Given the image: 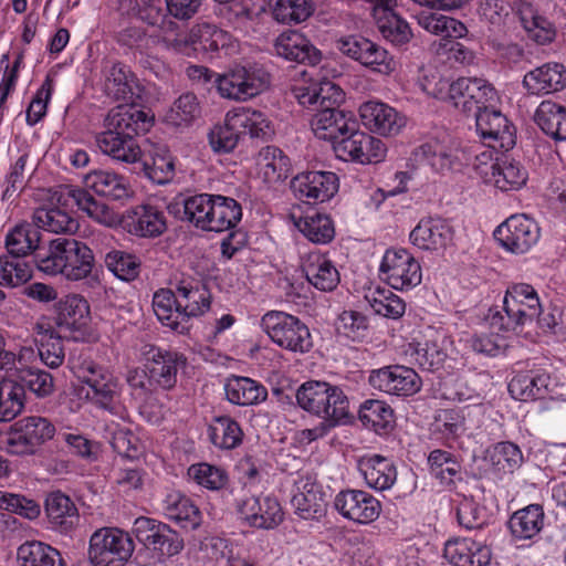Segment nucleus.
Returning a JSON list of instances; mask_svg holds the SVG:
<instances>
[{"instance_id":"obj_41","label":"nucleus","mask_w":566,"mask_h":566,"mask_svg":"<svg viewBox=\"0 0 566 566\" xmlns=\"http://www.w3.org/2000/svg\"><path fill=\"white\" fill-rule=\"evenodd\" d=\"M545 513L539 504H530L514 512L509 522V528L515 539H532L544 527Z\"/></svg>"},{"instance_id":"obj_18","label":"nucleus","mask_w":566,"mask_h":566,"mask_svg":"<svg viewBox=\"0 0 566 566\" xmlns=\"http://www.w3.org/2000/svg\"><path fill=\"white\" fill-rule=\"evenodd\" d=\"M494 238L510 252L522 254L539 239V227L525 214H513L494 231Z\"/></svg>"},{"instance_id":"obj_50","label":"nucleus","mask_w":566,"mask_h":566,"mask_svg":"<svg viewBox=\"0 0 566 566\" xmlns=\"http://www.w3.org/2000/svg\"><path fill=\"white\" fill-rule=\"evenodd\" d=\"M32 223L36 230L43 229L52 233H73L78 229V222L65 210L59 207H40L34 210Z\"/></svg>"},{"instance_id":"obj_20","label":"nucleus","mask_w":566,"mask_h":566,"mask_svg":"<svg viewBox=\"0 0 566 566\" xmlns=\"http://www.w3.org/2000/svg\"><path fill=\"white\" fill-rule=\"evenodd\" d=\"M237 511L250 526L272 530L283 521V510L272 495H250L237 500Z\"/></svg>"},{"instance_id":"obj_19","label":"nucleus","mask_w":566,"mask_h":566,"mask_svg":"<svg viewBox=\"0 0 566 566\" xmlns=\"http://www.w3.org/2000/svg\"><path fill=\"white\" fill-rule=\"evenodd\" d=\"M475 126L478 134L489 147L507 151L515 146L516 129L495 106L478 113Z\"/></svg>"},{"instance_id":"obj_31","label":"nucleus","mask_w":566,"mask_h":566,"mask_svg":"<svg viewBox=\"0 0 566 566\" xmlns=\"http://www.w3.org/2000/svg\"><path fill=\"white\" fill-rule=\"evenodd\" d=\"M443 555L454 566H488L491 562L490 547L471 538L448 541Z\"/></svg>"},{"instance_id":"obj_54","label":"nucleus","mask_w":566,"mask_h":566,"mask_svg":"<svg viewBox=\"0 0 566 566\" xmlns=\"http://www.w3.org/2000/svg\"><path fill=\"white\" fill-rule=\"evenodd\" d=\"M177 296L175 291L161 289L153 296V308L157 318L172 331L185 334L189 331L186 324L177 314Z\"/></svg>"},{"instance_id":"obj_47","label":"nucleus","mask_w":566,"mask_h":566,"mask_svg":"<svg viewBox=\"0 0 566 566\" xmlns=\"http://www.w3.org/2000/svg\"><path fill=\"white\" fill-rule=\"evenodd\" d=\"M256 164L264 181L270 185L285 180L292 169L290 158L275 146L263 147L259 151Z\"/></svg>"},{"instance_id":"obj_42","label":"nucleus","mask_w":566,"mask_h":566,"mask_svg":"<svg viewBox=\"0 0 566 566\" xmlns=\"http://www.w3.org/2000/svg\"><path fill=\"white\" fill-rule=\"evenodd\" d=\"M210 208L207 231L231 230L241 221L242 207L231 197L213 195Z\"/></svg>"},{"instance_id":"obj_26","label":"nucleus","mask_w":566,"mask_h":566,"mask_svg":"<svg viewBox=\"0 0 566 566\" xmlns=\"http://www.w3.org/2000/svg\"><path fill=\"white\" fill-rule=\"evenodd\" d=\"M522 85L530 95H548L566 87V66L559 62H547L528 71Z\"/></svg>"},{"instance_id":"obj_59","label":"nucleus","mask_w":566,"mask_h":566,"mask_svg":"<svg viewBox=\"0 0 566 566\" xmlns=\"http://www.w3.org/2000/svg\"><path fill=\"white\" fill-rule=\"evenodd\" d=\"M301 232L313 243L326 244L335 237L334 222L327 214L314 213L300 221Z\"/></svg>"},{"instance_id":"obj_35","label":"nucleus","mask_w":566,"mask_h":566,"mask_svg":"<svg viewBox=\"0 0 566 566\" xmlns=\"http://www.w3.org/2000/svg\"><path fill=\"white\" fill-rule=\"evenodd\" d=\"M354 114L344 109H322L313 114L311 127L318 139L328 140L334 145L336 139L348 130V126L354 125Z\"/></svg>"},{"instance_id":"obj_7","label":"nucleus","mask_w":566,"mask_h":566,"mask_svg":"<svg viewBox=\"0 0 566 566\" xmlns=\"http://www.w3.org/2000/svg\"><path fill=\"white\" fill-rule=\"evenodd\" d=\"M54 434L55 427L49 419L29 416L12 423L1 436V443L10 454L30 455Z\"/></svg>"},{"instance_id":"obj_51","label":"nucleus","mask_w":566,"mask_h":566,"mask_svg":"<svg viewBox=\"0 0 566 566\" xmlns=\"http://www.w3.org/2000/svg\"><path fill=\"white\" fill-rule=\"evenodd\" d=\"M40 232L31 223L17 224L6 237V249L12 259L23 260L39 248Z\"/></svg>"},{"instance_id":"obj_46","label":"nucleus","mask_w":566,"mask_h":566,"mask_svg":"<svg viewBox=\"0 0 566 566\" xmlns=\"http://www.w3.org/2000/svg\"><path fill=\"white\" fill-rule=\"evenodd\" d=\"M19 566H67L61 553L39 541H28L17 549Z\"/></svg>"},{"instance_id":"obj_8","label":"nucleus","mask_w":566,"mask_h":566,"mask_svg":"<svg viewBox=\"0 0 566 566\" xmlns=\"http://www.w3.org/2000/svg\"><path fill=\"white\" fill-rule=\"evenodd\" d=\"M134 548L128 533L116 527H103L90 538L88 559L93 566H123Z\"/></svg>"},{"instance_id":"obj_55","label":"nucleus","mask_w":566,"mask_h":566,"mask_svg":"<svg viewBox=\"0 0 566 566\" xmlns=\"http://www.w3.org/2000/svg\"><path fill=\"white\" fill-rule=\"evenodd\" d=\"M428 464L430 473L443 485L455 484L462 480V467L452 453L436 449L429 453Z\"/></svg>"},{"instance_id":"obj_23","label":"nucleus","mask_w":566,"mask_h":566,"mask_svg":"<svg viewBox=\"0 0 566 566\" xmlns=\"http://www.w3.org/2000/svg\"><path fill=\"white\" fill-rule=\"evenodd\" d=\"M334 507L345 518L359 524L375 521L381 511L380 502L371 494L360 490L339 492L335 496Z\"/></svg>"},{"instance_id":"obj_33","label":"nucleus","mask_w":566,"mask_h":566,"mask_svg":"<svg viewBox=\"0 0 566 566\" xmlns=\"http://www.w3.org/2000/svg\"><path fill=\"white\" fill-rule=\"evenodd\" d=\"M452 237V228L441 218L422 219L410 233L412 244L422 250L444 249Z\"/></svg>"},{"instance_id":"obj_22","label":"nucleus","mask_w":566,"mask_h":566,"mask_svg":"<svg viewBox=\"0 0 566 566\" xmlns=\"http://www.w3.org/2000/svg\"><path fill=\"white\" fill-rule=\"evenodd\" d=\"M338 177L332 171H305L291 181L296 198L307 203L324 202L338 191Z\"/></svg>"},{"instance_id":"obj_40","label":"nucleus","mask_w":566,"mask_h":566,"mask_svg":"<svg viewBox=\"0 0 566 566\" xmlns=\"http://www.w3.org/2000/svg\"><path fill=\"white\" fill-rule=\"evenodd\" d=\"M227 400L238 406H252L268 398L266 388L260 382L242 376H231L226 380Z\"/></svg>"},{"instance_id":"obj_63","label":"nucleus","mask_w":566,"mask_h":566,"mask_svg":"<svg viewBox=\"0 0 566 566\" xmlns=\"http://www.w3.org/2000/svg\"><path fill=\"white\" fill-rule=\"evenodd\" d=\"M25 392L23 386L17 381H10L0 388V421H11L20 415L24 408Z\"/></svg>"},{"instance_id":"obj_9","label":"nucleus","mask_w":566,"mask_h":566,"mask_svg":"<svg viewBox=\"0 0 566 566\" xmlns=\"http://www.w3.org/2000/svg\"><path fill=\"white\" fill-rule=\"evenodd\" d=\"M136 539L146 553L168 559L178 555L185 546L182 536L168 524L155 518L139 516L133 525Z\"/></svg>"},{"instance_id":"obj_6","label":"nucleus","mask_w":566,"mask_h":566,"mask_svg":"<svg viewBox=\"0 0 566 566\" xmlns=\"http://www.w3.org/2000/svg\"><path fill=\"white\" fill-rule=\"evenodd\" d=\"M261 327L270 339L282 349L295 354H306L314 346L308 326L292 314L270 311L262 316Z\"/></svg>"},{"instance_id":"obj_12","label":"nucleus","mask_w":566,"mask_h":566,"mask_svg":"<svg viewBox=\"0 0 566 566\" xmlns=\"http://www.w3.org/2000/svg\"><path fill=\"white\" fill-rule=\"evenodd\" d=\"M80 381L90 387L86 396L99 408L114 412L118 382L113 374L93 360L85 359L75 367Z\"/></svg>"},{"instance_id":"obj_32","label":"nucleus","mask_w":566,"mask_h":566,"mask_svg":"<svg viewBox=\"0 0 566 566\" xmlns=\"http://www.w3.org/2000/svg\"><path fill=\"white\" fill-rule=\"evenodd\" d=\"M486 182L502 191L518 190L528 178L527 170L517 160L509 157L496 158L490 166V171L482 170Z\"/></svg>"},{"instance_id":"obj_3","label":"nucleus","mask_w":566,"mask_h":566,"mask_svg":"<svg viewBox=\"0 0 566 566\" xmlns=\"http://www.w3.org/2000/svg\"><path fill=\"white\" fill-rule=\"evenodd\" d=\"M41 272L62 274L67 280L78 281L91 275L95 265L93 251L82 241L67 238L52 240L46 252L35 254Z\"/></svg>"},{"instance_id":"obj_53","label":"nucleus","mask_w":566,"mask_h":566,"mask_svg":"<svg viewBox=\"0 0 566 566\" xmlns=\"http://www.w3.org/2000/svg\"><path fill=\"white\" fill-rule=\"evenodd\" d=\"M375 22L382 38L395 46L407 44L413 35L408 22L395 10H378Z\"/></svg>"},{"instance_id":"obj_36","label":"nucleus","mask_w":566,"mask_h":566,"mask_svg":"<svg viewBox=\"0 0 566 566\" xmlns=\"http://www.w3.org/2000/svg\"><path fill=\"white\" fill-rule=\"evenodd\" d=\"M358 469L368 486L378 491L390 489L397 480V469L392 460L380 454L363 457Z\"/></svg>"},{"instance_id":"obj_62","label":"nucleus","mask_w":566,"mask_h":566,"mask_svg":"<svg viewBox=\"0 0 566 566\" xmlns=\"http://www.w3.org/2000/svg\"><path fill=\"white\" fill-rule=\"evenodd\" d=\"M431 429L444 440H455L465 431V418L459 409H442L434 416Z\"/></svg>"},{"instance_id":"obj_25","label":"nucleus","mask_w":566,"mask_h":566,"mask_svg":"<svg viewBox=\"0 0 566 566\" xmlns=\"http://www.w3.org/2000/svg\"><path fill=\"white\" fill-rule=\"evenodd\" d=\"M44 512L51 530L71 535L80 524V513L74 501L60 490L48 493Z\"/></svg>"},{"instance_id":"obj_24","label":"nucleus","mask_w":566,"mask_h":566,"mask_svg":"<svg viewBox=\"0 0 566 566\" xmlns=\"http://www.w3.org/2000/svg\"><path fill=\"white\" fill-rule=\"evenodd\" d=\"M175 293L178 300L176 317H180L186 324L190 318L201 316L210 310L209 290L191 277L178 281Z\"/></svg>"},{"instance_id":"obj_61","label":"nucleus","mask_w":566,"mask_h":566,"mask_svg":"<svg viewBox=\"0 0 566 566\" xmlns=\"http://www.w3.org/2000/svg\"><path fill=\"white\" fill-rule=\"evenodd\" d=\"M366 300L374 312L384 317L397 319L401 317L406 311V304L398 295L387 289H376L366 295Z\"/></svg>"},{"instance_id":"obj_64","label":"nucleus","mask_w":566,"mask_h":566,"mask_svg":"<svg viewBox=\"0 0 566 566\" xmlns=\"http://www.w3.org/2000/svg\"><path fill=\"white\" fill-rule=\"evenodd\" d=\"M20 386L23 389L28 388L38 398H46L54 392V379L53 376L36 367L24 366L19 375Z\"/></svg>"},{"instance_id":"obj_15","label":"nucleus","mask_w":566,"mask_h":566,"mask_svg":"<svg viewBox=\"0 0 566 566\" xmlns=\"http://www.w3.org/2000/svg\"><path fill=\"white\" fill-rule=\"evenodd\" d=\"M338 50L346 56L380 74H390L396 62L389 52L364 36L352 35L338 41Z\"/></svg>"},{"instance_id":"obj_17","label":"nucleus","mask_w":566,"mask_h":566,"mask_svg":"<svg viewBox=\"0 0 566 566\" xmlns=\"http://www.w3.org/2000/svg\"><path fill=\"white\" fill-rule=\"evenodd\" d=\"M295 493L291 504L295 514L303 520L322 518L326 513L327 501L323 485L315 474L310 472L298 474L294 481Z\"/></svg>"},{"instance_id":"obj_27","label":"nucleus","mask_w":566,"mask_h":566,"mask_svg":"<svg viewBox=\"0 0 566 566\" xmlns=\"http://www.w3.org/2000/svg\"><path fill=\"white\" fill-rule=\"evenodd\" d=\"M363 124L384 136L397 135L406 125V117L394 107L376 101H368L359 107Z\"/></svg>"},{"instance_id":"obj_29","label":"nucleus","mask_w":566,"mask_h":566,"mask_svg":"<svg viewBox=\"0 0 566 566\" xmlns=\"http://www.w3.org/2000/svg\"><path fill=\"white\" fill-rule=\"evenodd\" d=\"M212 198L211 193L179 195L168 205L167 209L177 219L207 231Z\"/></svg>"},{"instance_id":"obj_10","label":"nucleus","mask_w":566,"mask_h":566,"mask_svg":"<svg viewBox=\"0 0 566 566\" xmlns=\"http://www.w3.org/2000/svg\"><path fill=\"white\" fill-rule=\"evenodd\" d=\"M333 149L338 158L363 165L378 163L382 160L386 154L385 144L360 130L356 118L354 125H349L348 130H345L344 135L336 139Z\"/></svg>"},{"instance_id":"obj_21","label":"nucleus","mask_w":566,"mask_h":566,"mask_svg":"<svg viewBox=\"0 0 566 566\" xmlns=\"http://www.w3.org/2000/svg\"><path fill=\"white\" fill-rule=\"evenodd\" d=\"M373 388L395 396H412L422 386L419 375L409 367L401 365L386 366L373 370L369 376Z\"/></svg>"},{"instance_id":"obj_14","label":"nucleus","mask_w":566,"mask_h":566,"mask_svg":"<svg viewBox=\"0 0 566 566\" xmlns=\"http://www.w3.org/2000/svg\"><path fill=\"white\" fill-rule=\"evenodd\" d=\"M380 274L395 290H409L421 283L419 262L406 249H388L381 260Z\"/></svg>"},{"instance_id":"obj_13","label":"nucleus","mask_w":566,"mask_h":566,"mask_svg":"<svg viewBox=\"0 0 566 566\" xmlns=\"http://www.w3.org/2000/svg\"><path fill=\"white\" fill-rule=\"evenodd\" d=\"M56 333L67 340L83 342L88 335L90 305L77 294L66 295L56 304Z\"/></svg>"},{"instance_id":"obj_52","label":"nucleus","mask_w":566,"mask_h":566,"mask_svg":"<svg viewBox=\"0 0 566 566\" xmlns=\"http://www.w3.org/2000/svg\"><path fill=\"white\" fill-rule=\"evenodd\" d=\"M306 280L321 291H333L339 283V273L332 261L323 255H312L303 265Z\"/></svg>"},{"instance_id":"obj_28","label":"nucleus","mask_w":566,"mask_h":566,"mask_svg":"<svg viewBox=\"0 0 566 566\" xmlns=\"http://www.w3.org/2000/svg\"><path fill=\"white\" fill-rule=\"evenodd\" d=\"M122 224L127 232L140 238H156L167 229L164 212L151 205H140L127 211Z\"/></svg>"},{"instance_id":"obj_1","label":"nucleus","mask_w":566,"mask_h":566,"mask_svg":"<svg viewBox=\"0 0 566 566\" xmlns=\"http://www.w3.org/2000/svg\"><path fill=\"white\" fill-rule=\"evenodd\" d=\"M104 130L96 134L99 150L115 160L138 164L144 175L155 184L166 185L175 176V160L166 148H157L142 160V149L136 140L153 126V118L133 104L119 105L104 118Z\"/></svg>"},{"instance_id":"obj_11","label":"nucleus","mask_w":566,"mask_h":566,"mask_svg":"<svg viewBox=\"0 0 566 566\" xmlns=\"http://www.w3.org/2000/svg\"><path fill=\"white\" fill-rule=\"evenodd\" d=\"M144 367L148 370V384L154 388L170 390L177 384L178 371L187 364L184 354L177 350L146 344L142 348Z\"/></svg>"},{"instance_id":"obj_48","label":"nucleus","mask_w":566,"mask_h":566,"mask_svg":"<svg viewBox=\"0 0 566 566\" xmlns=\"http://www.w3.org/2000/svg\"><path fill=\"white\" fill-rule=\"evenodd\" d=\"M234 112L233 125L240 127L241 134H248L250 138L268 142L274 135V128L268 116L261 111L250 107H240Z\"/></svg>"},{"instance_id":"obj_45","label":"nucleus","mask_w":566,"mask_h":566,"mask_svg":"<svg viewBox=\"0 0 566 566\" xmlns=\"http://www.w3.org/2000/svg\"><path fill=\"white\" fill-rule=\"evenodd\" d=\"M209 441L218 449L232 450L243 441V430L238 421L230 416H214L208 424Z\"/></svg>"},{"instance_id":"obj_57","label":"nucleus","mask_w":566,"mask_h":566,"mask_svg":"<svg viewBox=\"0 0 566 566\" xmlns=\"http://www.w3.org/2000/svg\"><path fill=\"white\" fill-rule=\"evenodd\" d=\"M272 13L277 22L298 24L307 20L314 12L312 0H270Z\"/></svg>"},{"instance_id":"obj_56","label":"nucleus","mask_w":566,"mask_h":566,"mask_svg":"<svg viewBox=\"0 0 566 566\" xmlns=\"http://www.w3.org/2000/svg\"><path fill=\"white\" fill-rule=\"evenodd\" d=\"M86 186L97 195L112 200H122L128 197L127 181L123 176L111 171H94L86 177Z\"/></svg>"},{"instance_id":"obj_5","label":"nucleus","mask_w":566,"mask_h":566,"mask_svg":"<svg viewBox=\"0 0 566 566\" xmlns=\"http://www.w3.org/2000/svg\"><path fill=\"white\" fill-rule=\"evenodd\" d=\"M539 314V300L532 285L514 284L506 291L503 300V313L491 316L490 325L497 332H517L532 324Z\"/></svg>"},{"instance_id":"obj_38","label":"nucleus","mask_w":566,"mask_h":566,"mask_svg":"<svg viewBox=\"0 0 566 566\" xmlns=\"http://www.w3.org/2000/svg\"><path fill=\"white\" fill-rule=\"evenodd\" d=\"M551 377L545 371H526L515 375L509 382L514 399L527 401L542 399L548 394Z\"/></svg>"},{"instance_id":"obj_44","label":"nucleus","mask_w":566,"mask_h":566,"mask_svg":"<svg viewBox=\"0 0 566 566\" xmlns=\"http://www.w3.org/2000/svg\"><path fill=\"white\" fill-rule=\"evenodd\" d=\"M534 122L547 136L566 142V107L552 101H543L536 108Z\"/></svg>"},{"instance_id":"obj_58","label":"nucleus","mask_w":566,"mask_h":566,"mask_svg":"<svg viewBox=\"0 0 566 566\" xmlns=\"http://www.w3.org/2000/svg\"><path fill=\"white\" fill-rule=\"evenodd\" d=\"M108 271L122 281L130 282L139 276L142 269L140 259L124 250H111L104 256Z\"/></svg>"},{"instance_id":"obj_60","label":"nucleus","mask_w":566,"mask_h":566,"mask_svg":"<svg viewBox=\"0 0 566 566\" xmlns=\"http://www.w3.org/2000/svg\"><path fill=\"white\" fill-rule=\"evenodd\" d=\"M234 112H229L223 125H216L209 133V144L213 151L227 154L232 151L240 139V127L232 126Z\"/></svg>"},{"instance_id":"obj_16","label":"nucleus","mask_w":566,"mask_h":566,"mask_svg":"<svg viewBox=\"0 0 566 566\" xmlns=\"http://www.w3.org/2000/svg\"><path fill=\"white\" fill-rule=\"evenodd\" d=\"M412 156L417 163H428L437 172L461 171L472 159V154L458 143L440 145L426 143L413 149Z\"/></svg>"},{"instance_id":"obj_34","label":"nucleus","mask_w":566,"mask_h":566,"mask_svg":"<svg viewBox=\"0 0 566 566\" xmlns=\"http://www.w3.org/2000/svg\"><path fill=\"white\" fill-rule=\"evenodd\" d=\"M62 197L71 198L80 210L101 224L114 227L122 221L113 209L103 201L95 199L86 189L64 186L61 190L59 201Z\"/></svg>"},{"instance_id":"obj_43","label":"nucleus","mask_w":566,"mask_h":566,"mask_svg":"<svg viewBox=\"0 0 566 566\" xmlns=\"http://www.w3.org/2000/svg\"><path fill=\"white\" fill-rule=\"evenodd\" d=\"M358 419L365 428L377 434H387L395 427L392 408L378 399L365 400L359 407Z\"/></svg>"},{"instance_id":"obj_37","label":"nucleus","mask_w":566,"mask_h":566,"mask_svg":"<svg viewBox=\"0 0 566 566\" xmlns=\"http://www.w3.org/2000/svg\"><path fill=\"white\" fill-rule=\"evenodd\" d=\"M189 42L195 46V50L213 56L221 50H229L232 46L233 36L216 24L201 22L191 28Z\"/></svg>"},{"instance_id":"obj_4","label":"nucleus","mask_w":566,"mask_h":566,"mask_svg":"<svg viewBox=\"0 0 566 566\" xmlns=\"http://www.w3.org/2000/svg\"><path fill=\"white\" fill-rule=\"evenodd\" d=\"M296 401L303 410L321 418L327 427L346 424L353 418L349 399L344 390L326 381L304 382L296 391Z\"/></svg>"},{"instance_id":"obj_39","label":"nucleus","mask_w":566,"mask_h":566,"mask_svg":"<svg viewBox=\"0 0 566 566\" xmlns=\"http://www.w3.org/2000/svg\"><path fill=\"white\" fill-rule=\"evenodd\" d=\"M138 88L130 69L122 62L113 63L105 74L104 91L116 101L134 102Z\"/></svg>"},{"instance_id":"obj_2","label":"nucleus","mask_w":566,"mask_h":566,"mask_svg":"<svg viewBox=\"0 0 566 566\" xmlns=\"http://www.w3.org/2000/svg\"><path fill=\"white\" fill-rule=\"evenodd\" d=\"M186 73L195 84L216 86L221 97L238 102L258 96L270 85V74L256 65H234L222 74L203 65H189Z\"/></svg>"},{"instance_id":"obj_49","label":"nucleus","mask_w":566,"mask_h":566,"mask_svg":"<svg viewBox=\"0 0 566 566\" xmlns=\"http://www.w3.org/2000/svg\"><path fill=\"white\" fill-rule=\"evenodd\" d=\"M520 19L527 36L539 45L552 43L557 34L556 27L531 4L520 9Z\"/></svg>"},{"instance_id":"obj_30","label":"nucleus","mask_w":566,"mask_h":566,"mask_svg":"<svg viewBox=\"0 0 566 566\" xmlns=\"http://www.w3.org/2000/svg\"><path fill=\"white\" fill-rule=\"evenodd\" d=\"M276 55L292 62L316 65L322 57L311 41L302 33L291 31L282 33L274 43Z\"/></svg>"}]
</instances>
